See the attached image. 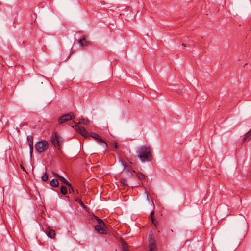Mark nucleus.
Instances as JSON below:
<instances>
[{
  "label": "nucleus",
  "instance_id": "dca6fc26",
  "mask_svg": "<svg viewBox=\"0 0 251 251\" xmlns=\"http://www.w3.org/2000/svg\"><path fill=\"white\" fill-rule=\"evenodd\" d=\"M79 123L83 124L84 125H88L90 123V121L87 119L82 118L79 120Z\"/></svg>",
  "mask_w": 251,
  "mask_h": 251
},
{
  "label": "nucleus",
  "instance_id": "b1692460",
  "mask_svg": "<svg viewBox=\"0 0 251 251\" xmlns=\"http://www.w3.org/2000/svg\"><path fill=\"white\" fill-rule=\"evenodd\" d=\"M69 187H70V188H69V192H70V193H71L73 192L74 190V189H73V187L71 185V186H69Z\"/></svg>",
  "mask_w": 251,
  "mask_h": 251
},
{
  "label": "nucleus",
  "instance_id": "423d86ee",
  "mask_svg": "<svg viewBox=\"0 0 251 251\" xmlns=\"http://www.w3.org/2000/svg\"><path fill=\"white\" fill-rule=\"evenodd\" d=\"M95 230L99 233L106 234L107 233L106 227L104 224L96 225L95 226Z\"/></svg>",
  "mask_w": 251,
  "mask_h": 251
},
{
  "label": "nucleus",
  "instance_id": "a878e982",
  "mask_svg": "<svg viewBox=\"0 0 251 251\" xmlns=\"http://www.w3.org/2000/svg\"><path fill=\"white\" fill-rule=\"evenodd\" d=\"M21 168L22 169H23V171H25V169L22 165H21Z\"/></svg>",
  "mask_w": 251,
  "mask_h": 251
},
{
  "label": "nucleus",
  "instance_id": "f3484780",
  "mask_svg": "<svg viewBox=\"0 0 251 251\" xmlns=\"http://www.w3.org/2000/svg\"><path fill=\"white\" fill-rule=\"evenodd\" d=\"M94 218L95 219V220L97 221V223H98V224L97 225H100V224H104L103 221H102V219H100L99 217L96 216H94Z\"/></svg>",
  "mask_w": 251,
  "mask_h": 251
},
{
  "label": "nucleus",
  "instance_id": "393cba45",
  "mask_svg": "<svg viewBox=\"0 0 251 251\" xmlns=\"http://www.w3.org/2000/svg\"><path fill=\"white\" fill-rule=\"evenodd\" d=\"M113 146L115 148L117 149L118 148V145H117V144L116 142H114L113 143Z\"/></svg>",
  "mask_w": 251,
  "mask_h": 251
},
{
  "label": "nucleus",
  "instance_id": "f257e3e1",
  "mask_svg": "<svg viewBox=\"0 0 251 251\" xmlns=\"http://www.w3.org/2000/svg\"><path fill=\"white\" fill-rule=\"evenodd\" d=\"M152 149L149 145H143L139 147L137 150L138 158L142 162H150L153 159Z\"/></svg>",
  "mask_w": 251,
  "mask_h": 251
},
{
  "label": "nucleus",
  "instance_id": "aec40b11",
  "mask_svg": "<svg viewBox=\"0 0 251 251\" xmlns=\"http://www.w3.org/2000/svg\"><path fill=\"white\" fill-rule=\"evenodd\" d=\"M137 177L140 180L143 179L145 178V176L140 173H138L137 174Z\"/></svg>",
  "mask_w": 251,
  "mask_h": 251
},
{
  "label": "nucleus",
  "instance_id": "bb28decb",
  "mask_svg": "<svg viewBox=\"0 0 251 251\" xmlns=\"http://www.w3.org/2000/svg\"><path fill=\"white\" fill-rule=\"evenodd\" d=\"M129 176H132V173H131V172H130V171L129 172Z\"/></svg>",
  "mask_w": 251,
  "mask_h": 251
},
{
  "label": "nucleus",
  "instance_id": "20e7f679",
  "mask_svg": "<svg viewBox=\"0 0 251 251\" xmlns=\"http://www.w3.org/2000/svg\"><path fill=\"white\" fill-rule=\"evenodd\" d=\"M149 248L148 251H157V247L156 244V241L152 236V233H150L149 237Z\"/></svg>",
  "mask_w": 251,
  "mask_h": 251
},
{
  "label": "nucleus",
  "instance_id": "f8f14e48",
  "mask_svg": "<svg viewBox=\"0 0 251 251\" xmlns=\"http://www.w3.org/2000/svg\"><path fill=\"white\" fill-rule=\"evenodd\" d=\"M251 140V129L244 136L243 138V142H246L249 141Z\"/></svg>",
  "mask_w": 251,
  "mask_h": 251
},
{
  "label": "nucleus",
  "instance_id": "6e6552de",
  "mask_svg": "<svg viewBox=\"0 0 251 251\" xmlns=\"http://www.w3.org/2000/svg\"><path fill=\"white\" fill-rule=\"evenodd\" d=\"M91 137L95 139L99 143H103L104 144V148L105 150H106L107 148V145L106 143L98 134L92 133H91Z\"/></svg>",
  "mask_w": 251,
  "mask_h": 251
},
{
  "label": "nucleus",
  "instance_id": "412c9836",
  "mask_svg": "<svg viewBox=\"0 0 251 251\" xmlns=\"http://www.w3.org/2000/svg\"><path fill=\"white\" fill-rule=\"evenodd\" d=\"M42 179L43 181H47L48 180V176L46 173L42 176Z\"/></svg>",
  "mask_w": 251,
  "mask_h": 251
},
{
  "label": "nucleus",
  "instance_id": "5701e85b",
  "mask_svg": "<svg viewBox=\"0 0 251 251\" xmlns=\"http://www.w3.org/2000/svg\"><path fill=\"white\" fill-rule=\"evenodd\" d=\"M75 201H77L78 203H79L81 206H82V207H84V204L80 199H76L75 200Z\"/></svg>",
  "mask_w": 251,
  "mask_h": 251
},
{
  "label": "nucleus",
  "instance_id": "4468645a",
  "mask_svg": "<svg viewBox=\"0 0 251 251\" xmlns=\"http://www.w3.org/2000/svg\"><path fill=\"white\" fill-rule=\"evenodd\" d=\"M79 44L81 47H84L88 45V42L86 40L85 38L84 37L79 41Z\"/></svg>",
  "mask_w": 251,
  "mask_h": 251
},
{
  "label": "nucleus",
  "instance_id": "9b49d317",
  "mask_svg": "<svg viewBox=\"0 0 251 251\" xmlns=\"http://www.w3.org/2000/svg\"><path fill=\"white\" fill-rule=\"evenodd\" d=\"M27 140L30 149V154L32 155L33 151V137L31 135H28L27 137Z\"/></svg>",
  "mask_w": 251,
  "mask_h": 251
},
{
  "label": "nucleus",
  "instance_id": "f03ea898",
  "mask_svg": "<svg viewBox=\"0 0 251 251\" xmlns=\"http://www.w3.org/2000/svg\"><path fill=\"white\" fill-rule=\"evenodd\" d=\"M50 141L52 144L58 149L61 148V145L63 144V142L62 138L56 132L52 133L50 137Z\"/></svg>",
  "mask_w": 251,
  "mask_h": 251
},
{
  "label": "nucleus",
  "instance_id": "cd10ccee",
  "mask_svg": "<svg viewBox=\"0 0 251 251\" xmlns=\"http://www.w3.org/2000/svg\"><path fill=\"white\" fill-rule=\"evenodd\" d=\"M182 46H184V47H186V44H184V43H182Z\"/></svg>",
  "mask_w": 251,
  "mask_h": 251
},
{
  "label": "nucleus",
  "instance_id": "9d476101",
  "mask_svg": "<svg viewBox=\"0 0 251 251\" xmlns=\"http://www.w3.org/2000/svg\"><path fill=\"white\" fill-rule=\"evenodd\" d=\"M54 176L57 178L59 181H60L62 183H64V184H66V185L68 186H71V183L64 177H62V176H60L58 174L56 173H53Z\"/></svg>",
  "mask_w": 251,
  "mask_h": 251
},
{
  "label": "nucleus",
  "instance_id": "2eb2a0df",
  "mask_svg": "<svg viewBox=\"0 0 251 251\" xmlns=\"http://www.w3.org/2000/svg\"><path fill=\"white\" fill-rule=\"evenodd\" d=\"M58 180H59L57 178H56V179H53L50 181V185L51 186L54 187H58V185H59Z\"/></svg>",
  "mask_w": 251,
  "mask_h": 251
},
{
  "label": "nucleus",
  "instance_id": "7c9ffc66",
  "mask_svg": "<svg viewBox=\"0 0 251 251\" xmlns=\"http://www.w3.org/2000/svg\"><path fill=\"white\" fill-rule=\"evenodd\" d=\"M247 65V63H246L245 65L244 66V67H245V66H246Z\"/></svg>",
  "mask_w": 251,
  "mask_h": 251
},
{
  "label": "nucleus",
  "instance_id": "4be33fe9",
  "mask_svg": "<svg viewBox=\"0 0 251 251\" xmlns=\"http://www.w3.org/2000/svg\"><path fill=\"white\" fill-rule=\"evenodd\" d=\"M121 183L124 185H127V180L125 178H121Z\"/></svg>",
  "mask_w": 251,
  "mask_h": 251
},
{
  "label": "nucleus",
  "instance_id": "2f4dec72",
  "mask_svg": "<svg viewBox=\"0 0 251 251\" xmlns=\"http://www.w3.org/2000/svg\"><path fill=\"white\" fill-rule=\"evenodd\" d=\"M147 198L148 199V196L147 194Z\"/></svg>",
  "mask_w": 251,
  "mask_h": 251
},
{
  "label": "nucleus",
  "instance_id": "1a4fd4ad",
  "mask_svg": "<svg viewBox=\"0 0 251 251\" xmlns=\"http://www.w3.org/2000/svg\"><path fill=\"white\" fill-rule=\"evenodd\" d=\"M45 233L47 235V236L51 238L54 239L56 236L55 231L54 230L51 229L50 227H48L46 228Z\"/></svg>",
  "mask_w": 251,
  "mask_h": 251
},
{
  "label": "nucleus",
  "instance_id": "7ed1b4c3",
  "mask_svg": "<svg viewBox=\"0 0 251 251\" xmlns=\"http://www.w3.org/2000/svg\"><path fill=\"white\" fill-rule=\"evenodd\" d=\"M49 145L48 142L46 140L39 141L35 145V150L38 153H42L48 150Z\"/></svg>",
  "mask_w": 251,
  "mask_h": 251
},
{
  "label": "nucleus",
  "instance_id": "c85d7f7f",
  "mask_svg": "<svg viewBox=\"0 0 251 251\" xmlns=\"http://www.w3.org/2000/svg\"><path fill=\"white\" fill-rule=\"evenodd\" d=\"M123 165L124 166V168L126 169V164H124L123 163Z\"/></svg>",
  "mask_w": 251,
  "mask_h": 251
},
{
  "label": "nucleus",
  "instance_id": "6ab92c4d",
  "mask_svg": "<svg viewBox=\"0 0 251 251\" xmlns=\"http://www.w3.org/2000/svg\"><path fill=\"white\" fill-rule=\"evenodd\" d=\"M153 214H154V211H152L151 212V214H150V218L152 222V223H153V224L154 225H156V223L157 222L156 221H155V219L153 218Z\"/></svg>",
  "mask_w": 251,
  "mask_h": 251
},
{
  "label": "nucleus",
  "instance_id": "ddd939ff",
  "mask_svg": "<svg viewBox=\"0 0 251 251\" xmlns=\"http://www.w3.org/2000/svg\"><path fill=\"white\" fill-rule=\"evenodd\" d=\"M121 244L123 251H129L128 249V246L126 243L123 239L121 240Z\"/></svg>",
  "mask_w": 251,
  "mask_h": 251
},
{
  "label": "nucleus",
  "instance_id": "c756f323",
  "mask_svg": "<svg viewBox=\"0 0 251 251\" xmlns=\"http://www.w3.org/2000/svg\"><path fill=\"white\" fill-rule=\"evenodd\" d=\"M247 65V63H246L245 65L244 66V67H245V66H246Z\"/></svg>",
  "mask_w": 251,
  "mask_h": 251
},
{
  "label": "nucleus",
  "instance_id": "a211bd4d",
  "mask_svg": "<svg viewBox=\"0 0 251 251\" xmlns=\"http://www.w3.org/2000/svg\"><path fill=\"white\" fill-rule=\"evenodd\" d=\"M60 191L62 194L65 195L67 193V189L65 186H62L60 188Z\"/></svg>",
  "mask_w": 251,
  "mask_h": 251
},
{
  "label": "nucleus",
  "instance_id": "0eeeda50",
  "mask_svg": "<svg viewBox=\"0 0 251 251\" xmlns=\"http://www.w3.org/2000/svg\"><path fill=\"white\" fill-rule=\"evenodd\" d=\"M75 129L79 134H80L83 137H88V133L83 126H78L77 125H76Z\"/></svg>",
  "mask_w": 251,
  "mask_h": 251
},
{
  "label": "nucleus",
  "instance_id": "39448f33",
  "mask_svg": "<svg viewBox=\"0 0 251 251\" xmlns=\"http://www.w3.org/2000/svg\"><path fill=\"white\" fill-rule=\"evenodd\" d=\"M74 118L75 116L73 113L70 112L61 116L58 119V123L59 124H61L66 121H68L72 119H74Z\"/></svg>",
  "mask_w": 251,
  "mask_h": 251
}]
</instances>
